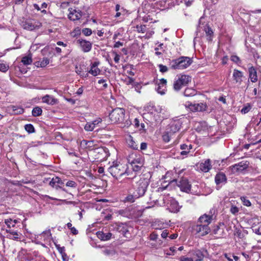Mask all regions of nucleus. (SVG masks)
<instances>
[{
  "instance_id": "obj_19",
  "label": "nucleus",
  "mask_w": 261,
  "mask_h": 261,
  "mask_svg": "<svg viewBox=\"0 0 261 261\" xmlns=\"http://www.w3.org/2000/svg\"><path fill=\"white\" fill-rule=\"evenodd\" d=\"M249 77L251 82L255 83L257 81V69L253 66H251L248 68Z\"/></svg>"
},
{
  "instance_id": "obj_62",
  "label": "nucleus",
  "mask_w": 261,
  "mask_h": 261,
  "mask_svg": "<svg viewBox=\"0 0 261 261\" xmlns=\"http://www.w3.org/2000/svg\"><path fill=\"white\" fill-rule=\"evenodd\" d=\"M123 45V42H121L120 41L116 42L115 43L114 45V48H119L120 46H122Z\"/></svg>"
},
{
  "instance_id": "obj_29",
  "label": "nucleus",
  "mask_w": 261,
  "mask_h": 261,
  "mask_svg": "<svg viewBox=\"0 0 261 261\" xmlns=\"http://www.w3.org/2000/svg\"><path fill=\"white\" fill-rule=\"evenodd\" d=\"M127 143L130 148L135 150L138 149V145L135 142L131 136H129L128 139L127 140Z\"/></svg>"
},
{
  "instance_id": "obj_3",
  "label": "nucleus",
  "mask_w": 261,
  "mask_h": 261,
  "mask_svg": "<svg viewBox=\"0 0 261 261\" xmlns=\"http://www.w3.org/2000/svg\"><path fill=\"white\" fill-rule=\"evenodd\" d=\"M109 119L112 123L121 124V127H128L132 124L130 120L125 119V110L122 108L113 109L109 114Z\"/></svg>"
},
{
  "instance_id": "obj_32",
  "label": "nucleus",
  "mask_w": 261,
  "mask_h": 261,
  "mask_svg": "<svg viewBox=\"0 0 261 261\" xmlns=\"http://www.w3.org/2000/svg\"><path fill=\"white\" fill-rule=\"evenodd\" d=\"M88 68H86L84 65H80L79 66H76L75 68V71L77 74L80 75L84 71L85 72H88Z\"/></svg>"
},
{
  "instance_id": "obj_60",
  "label": "nucleus",
  "mask_w": 261,
  "mask_h": 261,
  "mask_svg": "<svg viewBox=\"0 0 261 261\" xmlns=\"http://www.w3.org/2000/svg\"><path fill=\"white\" fill-rule=\"evenodd\" d=\"M252 230L256 234L261 235V226L258 228H253Z\"/></svg>"
},
{
  "instance_id": "obj_22",
  "label": "nucleus",
  "mask_w": 261,
  "mask_h": 261,
  "mask_svg": "<svg viewBox=\"0 0 261 261\" xmlns=\"http://www.w3.org/2000/svg\"><path fill=\"white\" fill-rule=\"evenodd\" d=\"M21 25L24 29L29 31H33L38 28L37 25H35L32 23V21L29 20L23 21Z\"/></svg>"
},
{
  "instance_id": "obj_34",
  "label": "nucleus",
  "mask_w": 261,
  "mask_h": 261,
  "mask_svg": "<svg viewBox=\"0 0 261 261\" xmlns=\"http://www.w3.org/2000/svg\"><path fill=\"white\" fill-rule=\"evenodd\" d=\"M21 62L25 65L31 64L32 62V54H29L28 56L23 57L21 59Z\"/></svg>"
},
{
  "instance_id": "obj_30",
  "label": "nucleus",
  "mask_w": 261,
  "mask_h": 261,
  "mask_svg": "<svg viewBox=\"0 0 261 261\" xmlns=\"http://www.w3.org/2000/svg\"><path fill=\"white\" fill-rule=\"evenodd\" d=\"M49 63V60L47 58H43L41 61H37L35 65L38 67H44Z\"/></svg>"
},
{
  "instance_id": "obj_64",
  "label": "nucleus",
  "mask_w": 261,
  "mask_h": 261,
  "mask_svg": "<svg viewBox=\"0 0 261 261\" xmlns=\"http://www.w3.org/2000/svg\"><path fill=\"white\" fill-rule=\"evenodd\" d=\"M25 259L27 261H34L35 257L29 255H27L25 257Z\"/></svg>"
},
{
  "instance_id": "obj_4",
  "label": "nucleus",
  "mask_w": 261,
  "mask_h": 261,
  "mask_svg": "<svg viewBox=\"0 0 261 261\" xmlns=\"http://www.w3.org/2000/svg\"><path fill=\"white\" fill-rule=\"evenodd\" d=\"M192 62V58L181 56L177 59H169L168 65L172 69H184L188 67Z\"/></svg>"
},
{
  "instance_id": "obj_2",
  "label": "nucleus",
  "mask_w": 261,
  "mask_h": 261,
  "mask_svg": "<svg viewBox=\"0 0 261 261\" xmlns=\"http://www.w3.org/2000/svg\"><path fill=\"white\" fill-rule=\"evenodd\" d=\"M145 110L147 111L150 112V113H144L143 114V118L150 123L152 124L153 123V121L158 123L161 122L162 121L163 117L161 118L159 115L163 113L164 110L161 107L149 104L145 107Z\"/></svg>"
},
{
  "instance_id": "obj_14",
  "label": "nucleus",
  "mask_w": 261,
  "mask_h": 261,
  "mask_svg": "<svg viewBox=\"0 0 261 261\" xmlns=\"http://www.w3.org/2000/svg\"><path fill=\"white\" fill-rule=\"evenodd\" d=\"M182 122L180 120H174L170 123L168 125L167 130L169 133L173 135L175 133L178 132L181 126Z\"/></svg>"
},
{
  "instance_id": "obj_18",
  "label": "nucleus",
  "mask_w": 261,
  "mask_h": 261,
  "mask_svg": "<svg viewBox=\"0 0 261 261\" xmlns=\"http://www.w3.org/2000/svg\"><path fill=\"white\" fill-rule=\"evenodd\" d=\"M188 107L189 109L193 112L199 111L202 112L206 110L207 107L206 105L203 103H190L189 104Z\"/></svg>"
},
{
  "instance_id": "obj_44",
  "label": "nucleus",
  "mask_w": 261,
  "mask_h": 261,
  "mask_svg": "<svg viewBox=\"0 0 261 261\" xmlns=\"http://www.w3.org/2000/svg\"><path fill=\"white\" fill-rule=\"evenodd\" d=\"M234 234L240 239H242L244 237V234L242 233L241 230L237 227L235 228Z\"/></svg>"
},
{
  "instance_id": "obj_50",
  "label": "nucleus",
  "mask_w": 261,
  "mask_h": 261,
  "mask_svg": "<svg viewBox=\"0 0 261 261\" xmlns=\"http://www.w3.org/2000/svg\"><path fill=\"white\" fill-rule=\"evenodd\" d=\"M241 199L243 204L247 206H249L251 205L250 201L245 197H242Z\"/></svg>"
},
{
  "instance_id": "obj_63",
  "label": "nucleus",
  "mask_w": 261,
  "mask_h": 261,
  "mask_svg": "<svg viewBox=\"0 0 261 261\" xmlns=\"http://www.w3.org/2000/svg\"><path fill=\"white\" fill-rule=\"evenodd\" d=\"M147 144L145 142H142L140 145V149L141 150H144L147 148Z\"/></svg>"
},
{
  "instance_id": "obj_53",
  "label": "nucleus",
  "mask_w": 261,
  "mask_h": 261,
  "mask_svg": "<svg viewBox=\"0 0 261 261\" xmlns=\"http://www.w3.org/2000/svg\"><path fill=\"white\" fill-rule=\"evenodd\" d=\"M230 60L235 63L240 62V59L239 57L236 55H232L230 57Z\"/></svg>"
},
{
  "instance_id": "obj_17",
  "label": "nucleus",
  "mask_w": 261,
  "mask_h": 261,
  "mask_svg": "<svg viewBox=\"0 0 261 261\" xmlns=\"http://www.w3.org/2000/svg\"><path fill=\"white\" fill-rule=\"evenodd\" d=\"M227 177L223 172H218L215 177V181L218 187L219 185H224L227 182Z\"/></svg>"
},
{
  "instance_id": "obj_39",
  "label": "nucleus",
  "mask_w": 261,
  "mask_h": 261,
  "mask_svg": "<svg viewBox=\"0 0 261 261\" xmlns=\"http://www.w3.org/2000/svg\"><path fill=\"white\" fill-rule=\"evenodd\" d=\"M25 130L29 133L32 134L35 132V129L33 124L30 123L24 125Z\"/></svg>"
},
{
  "instance_id": "obj_61",
  "label": "nucleus",
  "mask_w": 261,
  "mask_h": 261,
  "mask_svg": "<svg viewBox=\"0 0 261 261\" xmlns=\"http://www.w3.org/2000/svg\"><path fill=\"white\" fill-rule=\"evenodd\" d=\"M94 151L96 152V153H101L102 154V153H105V150L103 148H95L94 149Z\"/></svg>"
},
{
  "instance_id": "obj_35",
  "label": "nucleus",
  "mask_w": 261,
  "mask_h": 261,
  "mask_svg": "<svg viewBox=\"0 0 261 261\" xmlns=\"http://www.w3.org/2000/svg\"><path fill=\"white\" fill-rule=\"evenodd\" d=\"M196 91L192 88H187L185 89L184 94L185 96H193L196 95Z\"/></svg>"
},
{
  "instance_id": "obj_16",
  "label": "nucleus",
  "mask_w": 261,
  "mask_h": 261,
  "mask_svg": "<svg viewBox=\"0 0 261 261\" xmlns=\"http://www.w3.org/2000/svg\"><path fill=\"white\" fill-rule=\"evenodd\" d=\"M68 11H69L68 15V18L72 21L79 20L83 15V13L80 10H76V9L70 8Z\"/></svg>"
},
{
  "instance_id": "obj_56",
  "label": "nucleus",
  "mask_w": 261,
  "mask_h": 261,
  "mask_svg": "<svg viewBox=\"0 0 261 261\" xmlns=\"http://www.w3.org/2000/svg\"><path fill=\"white\" fill-rule=\"evenodd\" d=\"M125 81L126 82L127 85L133 84L134 82V79L129 76H127L125 80Z\"/></svg>"
},
{
  "instance_id": "obj_9",
  "label": "nucleus",
  "mask_w": 261,
  "mask_h": 261,
  "mask_svg": "<svg viewBox=\"0 0 261 261\" xmlns=\"http://www.w3.org/2000/svg\"><path fill=\"white\" fill-rule=\"evenodd\" d=\"M192 231L198 236H204L210 232V228L207 225L197 223V224L192 226Z\"/></svg>"
},
{
  "instance_id": "obj_54",
  "label": "nucleus",
  "mask_w": 261,
  "mask_h": 261,
  "mask_svg": "<svg viewBox=\"0 0 261 261\" xmlns=\"http://www.w3.org/2000/svg\"><path fill=\"white\" fill-rule=\"evenodd\" d=\"M57 179L56 177L55 178H53L50 179L49 182V185L51 187L54 188L56 186V184H57Z\"/></svg>"
},
{
  "instance_id": "obj_49",
  "label": "nucleus",
  "mask_w": 261,
  "mask_h": 261,
  "mask_svg": "<svg viewBox=\"0 0 261 261\" xmlns=\"http://www.w3.org/2000/svg\"><path fill=\"white\" fill-rule=\"evenodd\" d=\"M102 252L103 254L107 256L112 255L114 254V250L107 248L102 250Z\"/></svg>"
},
{
  "instance_id": "obj_58",
  "label": "nucleus",
  "mask_w": 261,
  "mask_h": 261,
  "mask_svg": "<svg viewBox=\"0 0 261 261\" xmlns=\"http://www.w3.org/2000/svg\"><path fill=\"white\" fill-rule=\"evenodd\" d=\"M180 261H194V260L192 257H188L182 256L180 257Z\"/></svg>"
},
{
  "instance_id": "obj_6",
  "label": "nucleus",
  "mask_w": 261,
  "mask_h": 261,
  "mask_svg": "<svg viewBox=\"0 0 261 261\" xmlns=\"http://www.w3.org/2000/svg\"><path fill=\"white\" fill-rule=\"evenodd\" d=\"M128 162L131 165L132 169L135 172L141 170L144 165V160L136 154H132L128 158Z\"/></svg>"
},
{
  "instance_id": "obj_5",
  "label": "nucleus",
  "mask_w": 261,
  "mask_h": 261,
  "mask_svg": "<svg viewBox=\"0 0 261 261\" xmlns=\"http://www.w3.org/2000/svg\"><path fill=\"white\" fill-rule=\"evenodd\" d=\"M127 168L120 163H116L108 169V172L114 178L117 179L124 174H127Z\"/></svg>"
},
{
  "instance_id": "obj_27",
  "label": "nucleus",
  "mask_w": 261,
  "mask_h": 261,
  "mask_svg": "<svg viewBox=\"0 0 261 261\" xmlns=\"http://www.w3.org/2000/svg\"><path fill=\"white\" fill-rule=\"evenodd\" d=\"M12 114L14 115L22 114L24 113V109L21 107L12 106L10 107Z\"/></svg>"
},
{
  "instance_id": "obj_28",
  "label": "nucleus",
  "mask_w": 261,
  "mask_h": 261,
  "mask_svg": "<svg viewBox=\"0 0 261 261\" xmlns=\"http://www.w3.org/2000/svg\"><path fill=\"white\" fill-rule=\"evenodd\" d=\"M18 222V220L16 219L13 220L11 218L5 220V223L7 225V228H10L16 227V224Z\"/></svg>"
},
{
  "instance_id": "obj_57",
  "label": "nucleus",
  "mask_w": 261,
  "mask_h": 261,
  "mask_svg": "<svg viewBox=\"0 0 261 261\" xmlns=\"http://www.w3.org/2000/svg\"><path fill=\"white\" fill-rule=\"evenodd\" d=\"M158 235L154 232L151 233L149 236L150 240H152V241L156 240L158 239Z\"/></svg>"
},
{
  "instance_id": "obj_8",
  "label": "nucleus",
  "mask_w": 261,
  "mask_h": 261,
  "mask_svg": "<svg viewBox=\"0 0 261 261\" xmlns=\"http://www.w3.org/2000/svg\"><path fill=\"white\" fill-rule=\"evenodd\" d=\"M190 253L195 261H202L204 258H208L209 256L207 250L203 248L200 249L193 250Z\"/></svg>"
},
{
  "instance_id": "obj_33",
  "label": "nucleus",
  "mask_w": 261,
  "mask_h": 261,
  "mask_svg": "<svg viewBox=\"0 0 261 261\" xmlns=\"http://www.w3.org/2000/svg\"><path fill=\"white\" fill-rule=\"evenodd\" d=\"M42 109L38 106H36V107H34L32 111V116L34 117L40 116L42 115Z\"/></svg>"
},
{
  "instance_id": "obj_21",
  "label": "nucleus",
  "mask_w": 261,
  "mask_h": 261,
  "mask_svg": "<svg viewBox=\"0 0 261 261\" xmlns=\"http://www.w3.org/2000/svg\"><path fill=\"white\" fill-rule=\"evenodd\" d=\"M243 76V73L242 71L234 69L233 70L232 77L233 80L236 82V83H238L240 85L242 82V77Z\"/></svg>"
},
{
  "instance_id": "obj_59",
  "label": "nucleus",
  "mask_w": 261,
  "mask_h": 261,
  "mask_svg": "<svg viewBox=\"0 0 261 261\" xmlns=\"http://www.w3.org/2000/svg\"><path fill=\"white\" fill-rule=\"evenodd\" d=\"M6 231L7 233H11V231H18V229L16 227H15L14 228H7L6 229Z\"/></svg>"
},
{
  "instance_id": "obj_12",
  "label": "nucleus",
  "mask_w": 261,
  "mask_h": 261,
  "mask_svg": "<svg viewBox=\"0 0 261 261\" xmlns=\"http://www.w3.org/2000/svg\"><path fill=\"white\" fill-rule=\"evenodd\" d=\"M249 166V162L246 161H242L238 164H234L230 166L229 168L233 174L239 173L246 170Z\"/></svg>"
},
{
  "instance_id": "obj_55",
  "label": "nucleus",
  "mask_w": 261,
  "mask_h": 261,
  "mask_svg": "<svg viewBox=\"0 0 261 261\" xmlns=\"http://www.w3.org/2000/svg\"><path fill=\"white\" fill-rule=\"evenodd\" d=\"M169 233V232L168 230H167V229L164 230L162 231V233H161V237L162 238L166 239V238L168 237Z\"/></svg>"
},
{
  "instance_id": "obj_31",
  "label": "nucleus",
  "mask_w": 261,
  "mask_h": 261,
  "mask_svg": "<svg viewBox=\"0 0 261 261\" xmlns=\"http://www.w3.org/2000/svg\"><path fill=\"white\" fill-rule=\"evenodd\" d=\"M204 31L207 37V40L208 41H211L213 36V31L212 29L208 25H206L204 28Z\"/></svg>"
},
{
  "instance_id": "obj_51",
  "label": "nucleus",
  "mask_w": 261,
  "mask_h": 261,
  "mask_svg": "<svg viewBox=\"0 0 261 261\" xmlns=\"http://www.w3.org/2000/svg\"><path fill=\"white\" fill-rule=\"evenodd\" d=\"M66 186L71 188H75L77 184L73 180H69L66 183Z\"/></svg>"
},
{
  "instance_id": "obj_20",
  "label": "nucleus",
  "mask_w": 261,
  "mask_h": 261,
  "mask_svg": "<svg viewBox=\"0 0 261 261\" xmlns=\"http://www.w3.org/2000/svg\"><path fill=\"white\" fill-rule=\"evenodd\" d=\"M199 168L203 172H208L212 168L211 161L210 159H207L204 162H201L199 164Z\"/></svg>"
},
{
  "instance_id": "obj_26",
  "label": "nucleus",
  "mask_w": 261,
  "mask_h": 261,
  "mask_svg": "<svg viewBox=\"0 0 261 261\" xmlns=\"http://www.w3.org/2000/svg\"><path fill=\"white\" fill-rule=\"evenodd\" d=\"M21 234L18 231H11V233H8L7 238L13 240L18 241L20 239Z\"/></svg>"
},
{
  "instance_id": "obj_52",
  "label": "nucleus",
  "mask_w": 261,
  "mask_h": 261,
  "mask_svg": "<svg viewBox=\"0 0 261 261\" xmlns=\"http://www.w3.org/2000/svg\"><path fill=\"white\" fill-rule=\"evenodd\" d=\"M158 66L160 68V71L162 73L166 72L168 70V67L165 65H163V64H159Z\"/></svg>"
},
{
  "instance_id": "obj_41",
  "label": "nucleus",
  "mask_w": 261,
  "mask_h": 261,
  "mask_svg": "<svg viewBox=\"0 0 261 261\" xmlns=\"http://www.w3.org/2000/svg\"><path fill=\"white\" fill-rule=\"evenodd\" d=\"M156 90L158 93L161 95H164L166 91V86L158 84L157 87L156 88Z\"/></svg>"
},
{
  "instance_id": "obj_15",
  "label": "nucleus",
  "mask_w": 261,
  "mask_h": 261,
  "mask_svg": "<svg viewBox=\"0 0 261 261\" xmlns=\"http://www.w3.org/2000/svg\"><path fill=\"white\" fill-rule=\"evenodd\" d=\"M177 186L180 188L181 191L183 192L189 193L191 191V185L186 178H181Z\"/></svg>"
},
{
  "instance_id": "obj_46",
  "label": "nucleus",
  "mask_w": 261,
  "mask_h": 261,
  "mask_svg": "<svg viewBox=\"0 0 261 261\" xmlns=\"http://www.w3.org/2000/svg\"><path fill=\"white\" fill-rule=\"evenodd\" d=\"M136 28L138 32L144 33L146 31L147 27L146 25H137Z\"/></svg>"
},
{
  "instance_id": "obj_36",
  "label": "nucleus",
  "mask_w": 261,
  "mask_h": 261,
  "mask_svg": "<svg viewBox=\"0 0 261 261\" xmlns=\"http://www.w3.org/2000/svg\"><path fill=\"white\" fill-rule=\"evenodd\" d=\"M9 68V65L5 64L4 60H0V71L6 72Z\"/></svg>"
},
{
  "instance_id": "obj_45",
  "label": "nucleus",
  "mask_w": 261,
  "mask_h": 261,
  "mask_svg": "<svg viewBox=\"0 0 261 261\" xmlns=\"http://www.w3.org/2000/svg\"><path fill=\"white\" fill-rule=\"evenodd\" d=\"M239 211V209L237 206L231 204L230 208V212L232 214L235 215L238 213Z\"/></svg>"
},
{
  "instance_id": "obj_48",
  "label": "nucleus",
  "mask_w": 261,
  "mask_h": 261,
  "mask_svg": "<svg viewBox=\"0 0 261 261\" xmlns=\"http://www.w3.org/2000/svg\"><path fill=\"white\" fill-rule=\"evenodd\" d=\"M82 33H83L86 36H89L92 33V30L89 29V28H84V29H83L82 30Z\"/></svg>"
},
{
  "instance_id": "obj_38",
  "label": "nucleus",
  "mask_w": 261,
  "mask_h": 261,
  "mask_svg": "<svg viewBox=\"0 0 261 261\" xmlns=\"http://www.w3.org/2000/svg\"><path fill=\"white\" fill-rule=\"evenodd\" d=\"M81 29L79 27H77L71 32L70 34L72 37L76 38V39H78L77 37L81 35Z\"/></svg>"
},
{
  "instance_id": "obj_24",
  "label": "nucleus",
  "mask_w": 261,
  "mask_h": 261,
  "mask_svg": "<svg viewBox=\"0 0 261 261\" xmlns=\"http://www.w3.org/2000/svg\"><path fill=\"white\" fill-rule=\"evenodd\" d=\"M96 236L98 238L102 241H107L111 239L112 234L111 232L104 233L102 231H97Z\"/></svg>"
},
{
  "instance_id": "obj_10",
  "label": "nucleus",
  "mask_w": 261,
  "mask_h": 261,
  "mask_svg": "<svg viewBox=\"0 0 261 261\" xmlns=\"http://www.w3.org/2000/svg\"><path fill=\"white\" fill-rule=\"evenodd\" d=\"M73 42L76 45H78L84 53H88L92 49V43L90 41L83 39L81 38H80L78 39H75Z\"/></svg>"
},
{
  "instance_id": "obj_37",
  "label": "nucleus",
  "mask_w": 261,
  "mask_h": 261,
  "mask_svg": "<svg viewBox=\"0 0 261 261\" xmlns=\"http://www.w3.org/2000/svg\"><path fill=\"white\" fill-rule=\"evenodd\" d=\"M252 108V106L249 103H247L244 105L243 108L241 110L242 114H245L248 113Z\"/></svg>"
},
{
  "instance_id": "obj_23",
  "label": "nucleus",
  "mask_w": 261,
  "mask_h": 261,
  "mask_svg": "<svg viewBox=\"0 0 261 261\" xmlns=\"http://www.w3.org/2000/svg\"><path fill=\"white\" fill-rule=\"evenodd\" d=\"M42 101L43 102L50 105L57 104L59 102L57 99L49 95H46L45 96H43L42 97Z\"/></svg>"
},
{
  "instance_id": "obj_11",
  "label": "nucleus",
  "mask_w": 261,
  "mask_h": 261,
  "mask_svg": "<svg viewBox=\"0 0 261 261\" xmlns=\"http://www.w3.org/2000/svg\"><path fill=\"white\" fill-rule=\"evenodd\" d=\"M214 210L212 209L210 211L209 214H204L201 216L197 221V223L203 224V225L208 226L209 224L212 222L213 217Z\"/></svg>"
},
{
  "instance_id": "obj_43",
  "label": "nucleus",
  "mask_w": 261,
  "mask_h": 261,
  "mask_svg": "<svg viewBox=\"0 0 261 261\" xmlns=\"http://www.w3.org/2000/svg\"><path fill=\"white\" fill-rule=\"evenodd\" d=\"M94 123H87L85 126V129L87 131H92L95 128Z\"/></svg>"
},
{
  "instance_id": "obj_7",
  "label": "nucleus",
  "mask_w": 261,
  "mask_h": 261,
  "mask_svg": "<svg viewBox=\"0 0 261 261\" xmlns=\"http://www.w3.org/2000/svg\"><path fill=\"white\" fill-rule=\"evenodd\" d=\"M191 81V77L188 75L182 74L178 76L173 84V88L176 91H179L183 87L186 86Z\"/></svg>"
},
{
  "instance_id": "obj_1",
  "label": "nucleus",
  "mask_w": 261,
  "mask_h": 261,
  "mask_svg": "<svg viewBox=\"0 0 261 261\" xmlns=\"http://www.w3.org/2000/svg\"><path fill=\"white\" fill-rule=\"evenodd\" d=\"M149 183V179L145 177L144 175L139 177L135 176L132 179V190L139 197H142L146 192Z\"/></svg>"
},
{
  "instance_id": "obj_47",
  "label": "nucleus",
  "mask_w": 261,
  "mask_h": 261,
  "mask_svg": "<svg viewBox=\"0 0 261 261\" xmlns=\"http://www.w3.org/2000/svg\"><path fill=\"white\" fill-rule=\"evenodd\" d=\"M55 245L58 251L62 254L63 257H64V255H66L64 247H60L59 245L57 244H55Z\"/></svg>"
},
{
  "instance_id": "obj_13",
  "label": "nucleus",
  "mask_w": 261,
  "mask_h": 261,
  "mask_svg": "<svg viewBox=\"0 0 261 261\" xmlns=\"http://www.w3.org/2000/svg\"><path fill=\"white\" fill-rule=\"evenodd\" d=\"M129 227L125 223H119L117 224L116 230L119 232L121 233L124 237L126 238H130L131 237L130 233L129 232Z\"/></svg>"
},
{
  "instance_id": "obj_25",
  "label": "nucleus",
  "mask_w": 261,
  "mask_h": 261,
  "mask_svg": "<svg viewBox=\"0 0 261 261\" xmlns=\"http://www.w3.org/2000/svg\"><path fill=\"white\" fill-rule=\"evenodd\" d=\"M131 194H129L125 198V202L133 203L136 199L140 198L134 191H132V190H131Z\"/></svg>"
},
{
  "instance_id": "obj_42",
  "label": "nucleus",
  "mask_w": 261,
  "mask_h": 261,
  "mask_svg": "<svg viewBox=\"0 0 261 261\" xmlns=\"http://www.w3.org/2000/svg\"><path fill=\"white\" fill-rule=\"evenodd\" d=\"M88 72L95 76L100 73V70L98 68H95L88 70Z\"/></svg>"
},
{
  "instance_id": "obj_40",
  "label": "nucleus",
  "mask_w": 261,
  "mask_h": 261,
  "mask_svg": "<svg viewBox=\"0 0 261 261\" xmlns=\"http://www.w3.org/2000/svg\"><path fill=\"white\" fill-rule=\"evenodd\" d=\"M172 135V134L169 133V132L167 130L162 136L163 140L165 142H168L170 141Z\"/></svg>"
}]
</instances>
